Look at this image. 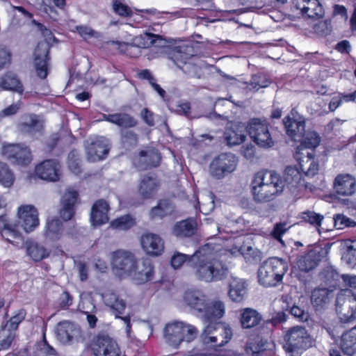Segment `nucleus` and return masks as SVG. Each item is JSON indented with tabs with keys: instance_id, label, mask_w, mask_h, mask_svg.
I'll list each match as a JSON object with an SVG mask.
<instances>
[{
	"instance_id": "nucleus-1",
	"label": "nucleus",
	"mask_w": 356,
	"mask_h": 356,
	"mask_svg": "<svg viewBox=\"0 0 356 356\" xmlns=\"http://www.w3.org/2000/svg\"><path fill=\"white\" fill-rule=\"evenodd\" d=\"M220 250V245L207 243L191 254L190 267L196 280L211 283L222 281L227 277L229 268L221 259Z\"/></svg>"
},
{
	"instance_id": "nucleus-2",
	"label": "nucleus",
	"mask_w": 356,
	"mask_h": 356,
	"mask_svg": "<svg viewBox=\"0 0 356 356\" xmlns=\"http://www.w3.org/2000/svg\"><path fill=\"white\" fill-rule=\"evenodd\" d=\"M226 310L225 304L220 300H213L205 304L200 316L210 323L205 327L202 334V340L206 344L222 346L232 338V331L229 326L214 323L223 317Z\"/></svg>"
},
{
	"instance_id": "nucleus-3",
	"label": "nucleus",
	"mask_w": 356,
	"mask_h": 356,
	"mask_svg": "<svg viewBox=\"0 0 356 356\" xmlns=\"http://www.w3.org/2000/svg\"><path fill=\"white\" fill-rule=\"evenodd\" d=\"M254 200L258 202H268L280 195L284 188L283 179L274 171H259L251 182Z\"/></svg>"
},
{
	"instance_id": "nucleus-4",
	"label": "nucleus",
	"mask_w": 356,
	"mask_h": 356,
	"mask_svg": "<svg viewBox=\"0 0 356 356\" xmlns=\"http://www.w3.org/2000/svg\"><path fill=\"white\" fill-rule=\"evenodd\" d=\"M341 278L346 288L337 296L336 310L346 323L356 318V275L344 274Z\"/></svg>"
},
{
	"instance_id": "nucleus-5",
	"label": "nucleus",
	"mask_w": 356,
	"mask_h": 356,
	"mask_svg": "<svg viewBox=\"0 0 356 356\" xmlns=\"http://www.w3.org/2000/svg\"><path fill=\"white\" fill-rule=\"evenodd\" d=\"M288 270L286 261L273 257L265 261L258 270V279L264 286H274L280 284Z\"/></svg>"
},
{
	"instance_id": "nucleus-6",
	"label": "nucleus",
	"mask_w": 356,
	"mask_h": 356,
	"mask_svg": "<svg viewBox=\"0 0 356 356\" xmlns=\"http://www.w3.org/2000/svg\"><path fill=\"white\" fill-rule=\"evenodd\" d=\"M197 334V330L193 325L183 321L170 322L164 328L165 341L175 348H177L184 341L187 342L193 341Z\"/></svg>"
},
{
	"instance_id": "nucleus-7",
	"label": "nucleus",
	"mask_w": 356,
	"mask_h": 356,
	"mask_svg": "<svg viewBox=\"0 0 356 356\" xmlns=\"http://www.w3.org/2000/svg\"><path fill=\"white\" fill-rule=\"evenodd\" d=\"M284 350L293 356L301 354L304 350L312 347L313 341L305 327L294 326L284 334Z\"/></svg>"
},
{
	"instance_id": "nucleus-8",
	"label": "nucleus",
	"mask_w": 356,
	"mask_h": 356,
	"mask_svg": "<svg viewBox=\"0 0 356 356\" xmlns=\"http://www.w3.org/2000/svg\"><path fill=\"white\" fill-rule=\"evenodd\" d=\"M247 132L251 140L261 148L270 149L275 145L269 125L261 119L254 118L250 120L247 124Z\"/></svg>"
},
{
	"instance_id": "nucleus-9",
	"label": "nucleus",
	"mask_w": 356,
	"mask_h": 356,
	"mask_svg": "<svg viewBox=\"0 0 356 356\" xmlns=\"http://www.w3.org/2000/svg\"><path fill=\"white\" fill-rule=\"evenodd\" d=\"M136 261L134 254L129 251L118 250L111 253V268L113 273L120 278L129 277L134 272Z\"/></svg>"
},
{
	"instance_id": "nucleus-10",
	"label": "nucleus",
	"mask_w": 356,
	"mask_h": 356,
	"mask_svg": "<svg viewBox=\"0 0 356 356\" xmlns=\"http://www.w3.org/2000/svg\"><path fill=\"white\" fill-rule=\"evenodd\" d=\"M38 26L42 33L46 37V40L39 42L35 48L34 51V64L38 76L41 79H44L47 77L48 72L47 60L49 45L47 40H51L52 35L51 31L41 24H38Z\"/></svg>"
},
{
	"instance_id": "nucleus-11",
	"label": "nucleus",
	"mask_w": 356,
	"mask_h": 356,
	"mask_svg": "<svg viewBox=\"0 0 356 356\" xmlns=\"http://www.w3.org/2000/svg\"><path fill=\"white\" fill-rule=\"evenodd\" d=\"M238 159L232 153H223L213 159L209 165V173L216 179L224 178L237 167Z\"/></svg>"
},
{
	"instance_id": "nucleus-12",
	"label": "nucleus",
	"mask_w": 356,
	"mask_h": 356,
	"mask_svg": "<svg viewBox=\"0 0 356 356\" xmlns=\"http://www.w3.org/2000/svg\"><path fill=\"white\" fill-rule=\"evenodd\" d=\"M1 154L15 165H27L32 161L31 150L22 144L4 143L2 145Z\"/></svg>"
},
{
	"instance_id": "nucleus-13",
	"label": "nucleus",
	"mask_w": 356,
	"mask_h": 356,
	"mask_svg": "<svg viewBox=\"0 0 356 356\" xmlns=\"http://www.w3.org/2000/svg\"><path fill=\"white\" fill-rule=\"evenodd\" d=\"M16 216L17 221L15 222L26 233H30L36 229L39 224L38 211L31 204H23L17 208Z\"/></svg>"
},
{
	"instance_id": "nucleus-14",
	"label": "nucleus",
	"mask_w": 356,
	"mask_h": 356,
	"mask_svg": "<svg viewBox=\"0 0 356 356\" xmlns=\"http://www.w3.org/2000/svg\"><path fill=\"white\" fill-rule=\"evenodd\" d=\"M90 347L95 356H119L120 349L117 342L107 334L94 337Z\"/></svg>"
},
{
	"instance_id": "nucleus-15",
	"label": "nucleus",
	"mask_w": 356,
	"mask_h": 356,
	"mask_svg": "<svg viewBox=\"0 0 356 356\" xmlns=\"http://www.w3.org/2000/svg\"><path fill=\"white\" fill-rule=\"evenodd\" d=\"M140 244L144 252L150 257H159L165 250L164 241L154 233L143 234L140 238Z\"/></svg>"
},
{
	"instance_id": "nucleus-16",
	"label": "nucleus",
	"mask_w": 356,
	"mask_h": 356,
	"mask_svg": "<svg viewBox=\"0 0 356 356\" xmlns=\"http://www.w3.org/2000/svg\"><path fill=\"white\" fill-rule=\"evenodd\" d=\"M35 173L40 179L55 182L60 180L61 167L56 160L48 159L35 166Z\"/></svg>"
},
{
	"instance_id": "nucleus-17",
	"label": "nucleus",
	"mask_w": 356,
	"mask_h": 356,
	"mask_svg": "<svg viewBox=\"0 0 356 356\" xmlns=\"http://www.w3.org/2000/svg\"><path fill=\"white\" fill-rule=\"evenodd\" d=\"M293 4L306 17L319 19L325 15L324 7L319 0H293Z\"/></svg>"
},
{
	"instance_id": "nucleus-18",
	"label": "nucleus",
	"mask_w": 356,
	"mask_h": 356,
	"mask_svg": "<svg viewBox=\"0 0 356 356\" xmlns=\"http://www.w3.org/2000/svg\"><path fill=\"white\" fill-rule=\"evenodd\" d=\"M286 134L294 140H300L305 133V122L302 116L296 111L291 113L284 119Z\"/></svg>"
},
{
	"instance_id": "nucleus-19",
	"label": "nucleus",
	"mask_w": 356,
	"mask_h": 356,
	"mask_svg": "<svg viewBox=\"0 0 356 356\" xmlns=\"http://www.w3.org/2000/svg\"><path fill=\"white\" fill-rule=\"evenodd\" d=\"M0 232L2 237L13 245L18 246L24 242L23 234L17 229V223L6 216H0Z\"/></svg>"
},
{
	"instance_id": "nucleus-20",
	"label": "nucleus",
	"mask_w": 356,
	"mask_h": 356,
	"mask_svg": "<svg viewBox=\"0 0 356 356\" xmlns=\"http://www.w3.org/2000/svg\"><path fill=\"white\" fill-rule=\"evenodd\" d=\"M109 149V142L106 138H97L86 147L87 159L92 162L102 160L107 156Z\"/></svg>"
},
{
	"instance_id": "nucleus-21",
	"label": "nucleus",
	"mask_w": 356,
	"mask_h": 356,
	"mask_svg": "<svg viewBox=\"0 0 356 356\" xmlns=\"http://www.w3.org/2000/svg\"><path fill=\"white\" fill-rule=\"evenodd\" d=\"M187 47H176L174 50L172 59L174 63L183 71L191 75L195 76L197 74L198 67L189 60L193 58V56L187 53Z\"/></svg>"
},
{
	"instance_id": "nucleus-22",
	"label": "nucleus",
	"mask_w": 356,
	"mask_h": 356,
	"mask_svg": "<svg viewBox=\"0 0 356 356\" xmlns=\"http://www.w3.org/2000/svg\"><path fill=\"white\" fill-rule=\"evenodd\" d=\"M247 125L238 122L227 127L224 133V138L229 147L238 145L246 139Z\"/></svg>"
},
{
	"instance_id": "nucleus-23",
	"label": "nucleus",
	"mask_w": 356,
	"mask_h": 356,
	"mask_svg": "<svg viewBox=\"0 0 356 356\" xmlns=\"http://www.w3.org/2000/svg\"><path fill=\"white\" fill-rule=\"evenodd\" d=\"M334 188L340 195H352L356 191V180L349 174L339 175L334 179Z\"/></svg>"
},
{
	"instance_id": "nucleus-24",
	"label": "nucleus",
	"mask_w": 356,
	"mask_h": 356,
	"mask_svg": "<svg viewBox=\"0 0 356 356\" xmlns=\"http://www.w3.org/2000/svg\"><path fill=\"white\" fill-rule=\"evenodd\" d=\"M183 299L187 306L200 315L207 302L204 293L196 289H187L184 293Z\"/></svg>"
},
{
	"instance_id": "nucleus-25",
	"label": "nucleus",
	"mask_w": 356,
	"mask_h": 356,
	"mask_svg": "<svg viewBox=\"0 0 356 356\" xmlns=\"http://www.w3.org/2000/svg\"><path fill=\"white\" fill-rule=\"evenodd\" d=\"M133 280H136L138 284L145 283L153 279L154 266L152 262L144 259L141 263L138 264L136 261L134 272L129 275Z\"/></svg>"
},
{
	"instance_id": "nucleus-26",
	"label": "nucleus",
	"mask_w": 356,
	"mask_h": 356,
	"mask_svg": "<svg viewBox=\"0 0 356 356\" xmlns=\"http://www.w3.org/2000/svg\"><path fill=\"white\" fill-rule=\"evenodd\" d=\"M108 204L103 200H97L92 206L90 212V222L93 227L100 226L106 223L109 218L108 212Z\"/></svg>"
},
{
	"instance_id": "nucleus-27",
	"label": "nucleus",
	"mask_w": 356,
	"mask_h": 356,
	"mask_svg": "<svg viewBox=\"0 0 356 356\" xmlns=\"http://www.w3.org/2000/svg\"><path fill=\"white\" fill-rule=\"evenodd\" d=\"M78 193L76 191L69 188L62 197V209L60 214L64 220H70L74 215V206L76 202Z\"/></svg>"
},
{
	"instance_id": "nucleus-28",
	"label": "nucleus",
	"mask_w": 356,
	"mask_h": 356,
	"mask_svg": "<svg viewBox=\"0 0 356 356\" xmlns=\"http://www.w3.org/2000/svg\"><path fill=\"white\" fill-rule=\"evenodd\" d=\"M56 332L58 339L61 343H68L79 333V330L72 323L65 321L57 325Z\"/></svg>"
},
{
	"instance_id": "nucleus-29",
	"label": "nucleus",
	"mask_w": 356,
	"mask_h": 356,
	"mask_svg": "<svg viewBox=\"0 0 356 356\" xmlns=\"http://www.w3.org/2000/svg\"><path fill=\"white\" fill-rule=\"evenodd\" d=\"M247 283L241 278L232 277L229 285V297L236 302H242L247 294Z\"/></svg>"
},
{
	"instance_id": "nucleus-30",
	"label": "nucleus",
	"mask_w": 356,
	"mask_h": 356,
	"mask_svg": "<svg viewBox=\"0 0 356 356\" xmlns=\"http://www.w3.org/2000/svg\"><path fill=\"white\" fill-rule=\"evenodd\" d=\"M0 88L4 90H10L22 94L24 86L18 76L13 72H7L0 77Z\"/></svg>"
},
{
	"instance_id": "nucleus-31",
	"label": "nucleus",
	"mask_w": 356,
	"mask_h": 356,
	"mask_svg": "<svg viewBox=\"0 0 356 356\" xmlns=\"http://www.w3.org/2000/svg\"><path fill=\"white\" fill-rule=\"evenodd\" d=\"M301 171L307 177L315 176L319 170L318 161L315 159L312 153L307 152L306 155L297 158Z\"/></svg>"
},
{
	"instance_id": "nucleus-32",
	"label": "nucleus",
	"mask_w": 356,
	"mask_h": 356,
	"mask_svg": "<svg viewBox=\"0 0 356 356\" xmlns=\"http://www.w3.org/2000/svg\"><path fill=\"white\" fill-rule=\"evenodd\" d=\"M24 245L28 255L33 261H38L49 256V250L32 240H27Z\"/></svg>"
},
{
	"instance_id": "nucleus-33",
	"label": "nucleus",
	"mask_w": 356,
	"mask_h": 356,
	"mask_svg": "<svg viewBox=\"0 0 356 356\" xmlns=\"http://www.w3.org/2000/svg\"><path fill=\"white\" fill-rule=\"evenodd\" d=\"M321 260L319 252L315 250L309 251L306 254L298 258L297 264L298 268L305 272L314 269Z\"/></svg>"
},
{
	"instance_id": "nucleus-34",
	"label": "nucleus",
	"mask_w": 356,
	"mask_h": 356,
	"mask_svg": "<svg viewBox=\"0 0 356 356\" xmlns=\"http://www.w3.org/2000/svg\"><path fill=\"white\" fill-rule=\"evenodd\" d=\"M104 304L118 314H122L126 307L124 300L120 298L115 292L108 290L102 294Z\"/></svg>"
},
{
	"instance_id": "nucleus-35",
	"label": "nucleus",
	"mask_w": 356,
	"mask_h": 356,
	"mask_svg": "<svg viewBox=\"0 0 356 356\" xmlns=\"http://www.w3.org/2000/svg\"><path fill=\"white\" fill-rule=\"evenodd\" d=\"M284 186H287L289 188H297L304 185L302 173L294 166L286 167L283 180Z\"/></svg>"
},
{
	"instance_id": "nucleus-36",
	"label": "nucleus",
	"mask_w": 356,
	"mask_h": 356,
	"mask_svg": "<svg viewBox=\"0 0 356 356\" xmlns=\"http://www.w3.org/2000/svg\"><path fill=\"white\" fill-rule=\"evenodd\" d=\"M159 187L158 181L152 177H144L138 186V193L143 199L152 197Z\"/></svg>"
},
{
	"instance_id": "nucleus-37",
	"label": "nucleus",
	"mask_w": 356,
	"mask_h": 356,
	"mask_svg": "<svg viewBox=\"0 0 356 356\" xmlns=\"http://www.w3.org/2000/svg\"><path fill=\"white\" fill-rule=\"evenodd\" d=\"M102 120L124 128L134 127L136 124L133 118L125 113L104 114Z\"/></svg>"
},
{
	"instance_id": "nucleus-38",
	"label": "nucleus",
	"mask_w": 356,
	"mask_h": 356,
	"mask_svg": "<svg viewBox=\"0 0 356 356\" xmlns=\"http://www.w3.org/2000/svg\"><path fill=\"white\" fill-rule=\"evenodd\" d=\"M261 320V315L254 309L245 308L241 310V323L243 328H251L257 325Z\"/></svg>"
},
{
	"instance_id": "nucleus-39",
	"label": "nucleus",
	"mask_w": 356,
	"mask_h": 356,
	"mask_svg": "<svg viewBox=\"0 0 356 356\" xmlns=\"http://www.w3.org/2000/svg\"><path fill=\"white\" fill-rule=\"evenodd\" d=\"M341 346L343 352L348 356L356 351V327L342 335Z\"/></svg>"
},
{
	"instance_id": "nucleus-40",
	"label": "nucleus",
	"mask_w": 356,
	"mask_h": 356,
	"mask_svg": "<svg viewBox=\"0 0 356 356\" xmlns=\"http://www.w3.org/2000/svg\"><path fill=\"white\" fill-rule=\"evenodd\" d=\"M175 206L168 200H161L157 206L153 207L149 212L151 219L162 218L175 211Z\"/></svg>"
},
{
	"instance_id": "nucleus-41",
	"label": "nucleus",
	"mask_w": 356,
	"mask_h": 356,
	"mask_svg": "<svg viewBox=\"0 0 356 356\" xmlns=\"http://www.w3.org/2000/svg\"><path fill=\"white\" fill-rule=\"evenodd\" d=\"M63 234L62 223L58 219L49 220L45 226L44 235L50 241L58 240Z\"/></svg>"
},
{
	"instance_id": "nucleus-42",
	"label": "nucleus",
	"mask_w": 356,
	"mask_h": 356,
	"mask_svg": "<svg viewBox=\"0 0 356 356\" xmlns=\"http://www.w3.org/2000/svg\"><path fill=\"white\" fill-rule=\"evenodd\" d=\"M20 130L35 134L43 129L42 122L38 120L35 115H27L24 118L23 122L19 125Z\"/></svg>"
},
{
	"instance_id": "nucleus-43",
	"label": "nucleus",
	"mask_w": 356,
	"mask_h": 356,
	"mask_svg": "<svg viewBox=\"0 0 356 356\" xmlns=\"http://www.w3.org/2000/svg\"><path fill=\"white\" fill-rule=\"evenodd\" d=\"M331 291L327 289H316L312 293L311 302L316 309L323 308L330 299Z\"/></svg>"
},
{
	"instance_id": "nucleus-44",
	"label": "nucleus",
	"mask_w": 356,
	"mask_h": 356,
	"mask_svg": "<svg viewBox=\"0 0 356 356\" xmlns=\"http://www.w3.org/2000/svg\"><path fill=\"white\" fill-rule=\"evenodd\" d=\"M195 232V223L191 220L180 221L174 226L173 234L179 237L190 236Z\"/></svg>"
},
{
	"instance_id": "nucleus-45",
	"label": "nucleus",
	"mask_w": 356,
	"mask_h": 356,
	"mask_svg": "<svg viewBox=\"0 0 356 356\" xmlns=\"http://www.w3.org/2000/svg\"><path fill=\"white\" fill-rule=\"evenodd\" d=\"M195 200L197 201L200 206V211L207 215L213 211L214 208V195L210 191H204L201 194V202H200L199 197H196Z\"/></svg>"
},
{
	"instance_id": "nucleus-46",
	"label": "nucleus",
	"mask_w": 356,
	"mask_h": 356,
	"mask_svg": "<svg viewBox=\"0 0 356 356\" xmlns=\"http://www.w3.org/2000/svg\"><path fill=\"white\" fill-rule=\"evenodd\" d=\"M51 3H54L58 8L63 9L65 6V0H42L40 9L55 20L58 17V13L51 6Z\"/></svg>"
},
{
	"instance_id": "nucleus-47",
	"label": "nucleus",
	"mask_w": 356,
	"mask_h": 356,
	"mask_svg": "<svg viewBox=\"0 0 356 356\" xmlns=\"http://www.w3.org/2000/svg\"><path fill=\"white\" fill-rule=\"evenodd\" d=\"M15 180V177L9 166L0 162V184L5 188L11 187Z\"/></svg>"
},
{
	"instance_id": "nucleus-48",
	"label": "nucleus",
	"mask_w": 356,
	"mask_h": 356,
	"mask_svg": "<svg viewBox=\"0 0 356 356\" xmlns=\"http://www.w3.org/2000/svg\"><path fill=\"white\" fill-rule=\"evenodd\" d=\"M140 161L143 162L146 167L158 165L161 159L159 152L154 149L141 151L140 152Z\"/></svg>"
},
{
	"instance_id": "nucleus-49",
	"label": "nucleus",
	"mask_w": 356,
	"mask_h": 356,
	"mask_svg": "<svg viewBox=\"0 0 356 356\" xmlns=\"http://www.w3.org/2000/svg\"><path fill=\"white\" fill-rule=\"evenodd\" d=\"M136 225V219L131 215L120 216L111 222L110 226L113 229L127 230Z\"/></svg>"
},
{
	"instance_id": "nucleus-50",
	"label": "nucleus",
	"mask_w": 356,
	"mask_h": 356,
	"mask_svg": "<svg viewBox=\"0 0 356 356\" xmlns=\"http://www.w3.org/2000/svg\"><path fill=\"white\" fill-rule=\"evenodd\" d=\"M112 44L115 45L120 52L126 54L130 57H137L141 53V49L133 41L131 43L121 42H112Z\"/></svg>"
},
{
	"instance_id": "nucleus-51",
	"label": "nucleus",
	"mask_w": 356,
	"mask_h": 356,
	"mask_svg": "<svg viewBox=\"0 0 356 356\" xmlns=\"http://www.w3.org/2000/svg\"><path fill=\"white\" fill-rule=\"evenodd\" d=\"M15 337V331L6 326L0 330V350L8 349Z\"/></svg>"
},
{
	"instance_id": "nucleus-52",
	"label": "nucleus",
	"mask_w": 356,
	"mask_h": 356,
	"mask_svg": "<svg viewBox=\"0 0 356 356\" xmlns=\"http://www.w3.org/2000/svg\"><path fill=\"white\" fill-rule=\"evenodd\" d=\"M159 36L152 33H145L134 38L133 41L140 48H148L154 44Z\"/></svg>"
},
{
	"instance_id": "nucleus-53",
	"label": "nucleus",
	"mask_w": 356,
	"mask_h": 356,
	"mask_svg": "<svg viewBox=\"0 0 356 356\" xmlns=\"http://www.w3.org/2000/svg\"><path fill=\"white\" fill-rule=\"evenodd\" d=\"M342 260L351 268L356 266V241L347 244V249L342 255Z\"/></svg>"
},
{
	"instance_id": "nucleus-54",
	"label": "nucleus",
	"mask_w": 356,
	"mask_h": 356,
	"mask_svg": "<svg viewBox=\"0 0 356 356\" xmlns=\"http://www.w3.org/2000/svg\"><path fill=\"white\" fill-rule=\"evenodd\" d=\"M79 310L84 314L94 313L96 307L92 297L88 294L81 296V301L78 306Z\"/></svg>"
},
{
	"instance_id": "nucleus-55",
	"label": "nucleus",
	"mask_w": 356,
	"mask_h": 356,
	"mask_svg": "<svg viewBox=\"0 0 356 356\" xmlns=\"http://www.w3.org/2000/svg\"><path fill=\"white\" fill-rule=\"evenodd\" d=\"M302 218L306 222H308L309 224L316 227L319 233L321 232V229L324 231L327 230V229L320 228L321 222L323 220V216L322 215L318 214L314 211H307L303 213Z\"/></svg>"
},
{
	"instance_id": "nucleus-56",
	"label": "nucleus",
	"mask_w": 356,
	"mask_h": 356,
	"mask_svg": "<svg viewBox=\"0 0 356 356\" xmlns=\"http://www.w3.org/2000/svg\"><path fill=\"white\" fill-rule=\"evenodd\" d=\"M56 354V350L49 346L45 339L39 342L35 347V356H51Z\"/></svg>"
},
{
	"instance_id": "nucleus-57",
	"label": "nucleus",
	"mask_w": 356,
	"mask_h": 356,
	"mask_svg": "<svg viewBox=\"0 0 356 356\" xmlns=\"http://www.w3.org/2000/svg\"><path fill=\"white\" fill-rule=\"evenodd\" d=\"M321 141L320 136L314 131L308 132L303 138L301 145L305 148L314 149L316 147Z\"/></svg>"
},
{
	"instance_id": "nucleus-58",
	"label": "nucleus",
	"mask_w": 356,
	"mask_h": 356,
	"mask_svg": "<svg viewBox=\"0 0 356 356\" xmlns=\"http://www.w3.org/2000/svg\"><path fill=\"white\" fill-rule=\"evenodd\" d=\"M191 256V255L183 254L179 252H175L170 259V264L172 267L175 269L179 268L186 261L190 266Z\"/></svg>"
},
{
	"instance_id": "nucleus-59",
	"label": "nucleus",
	"mask_w": 356,
	"mask_h": 356,
	"mask_svg": "<svg viewBox=\"0 0 356 356\" xmlns=\"http://www.w3.org/2000/svg\"><path fill=\"white\" fill-rule=\"evenodd\" d=\"M26 312L24 309L17 311L14 316L4 325L16 332L19 324L25 318Z\"/></svg>"
},
{
	"instance_id": "nucleus-60",
	"label": "nucleus",
	"mask_w": 356,
	"mask_h": 356,
	"mask_svg": "<svg viewBox=\"0 0 356 356\" xmlns=\"http://www.w3.org/2000/svg\"><path fill=\"white\" fill-rule=\"evenodd\" d=\"M113 10L121 17H128L132 15L131 10L120 0H113Z\"/></svg>"
},
{
	"instance_id": "nucleus-61",
	"label": "nucleus",
	"mask_w": 356,
	"mask_h": 356,
	"mask_svg": "<svg viewBox=\"0 0 356 356\" xmlns=\"http://www.w3.org/2000/svg\"><path fill=\"white\" fill-rule=\"evenodd\" d=\"M289 227L287 226L286 223H277L273 231L270 233V235L276 240L280 241L281 243L284 244L283 241L282 240V236L284 234L286 231L289 229Z\"/></svg>"
},
{
	"instance_id": "nucleus-62",
	"label": "nucleus",
	"mask_w": 356,
	"mask_h": 356,
	"mask_svg": "<svg viewBox=\"0 0 356 356\" xmlns=\"http://www.w3.org/2000/svg\"><path fill=\"white\" fill-rule=\"evenodd\" d=\"M79 34L84 39L87 40L91 38H99V33L94 31L92 28L87 26H77L76 27Z\"/></svg>"
},
{
	"instance_id": "nucleus-63",
	"label": "nucleus",
	"mask_w": 356,
	"mask_h": 356,
	"mask_svg": "<svg viewBox=\"0 0 356 356\" xmlns=\"http://www.w3.org/2000/svg\"><path fill=\"white\" fill-rule=\"evenodd\" d=\"M11 62V52L6 47L0 46V70L8 67Z\"/></svg>"
},
{
	"instance_id": "nucleus-64",
	"label": "nucleus",
	"mask_w": 356,
	"mask_h": 356,
	"mask_svg": "<svg viewBox=\"0 0 356 356\" xmlns=\"http://www.w3.org/2000/svg\"><path fill=\"white\" fill-rule=\"evenodd\" d=\"M268 80L262 75H254L251 80V86L253 88L259 90L261 88L268 86Z\"/></svg>"
}]
</instances>
